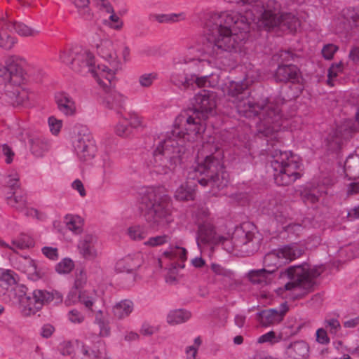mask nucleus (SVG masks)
I'll return each instance as SVG.
<instances>
[{
	"instance_id": "f257e3e1",
	"label": "nucleus",
	"mask_w": 359,
	"mask_h": 359,
	"mask_svg": "<svg viewBox=\"0 0 359 359\" xmlns=\"http://www.w3.org/2000/svg\"><path fill=\"white\" fill-rule=\"evenodd\" d=\"M229 12L211 13L205 19V38L202 45L189 48L184 63L189 64L192 74L199 76L212 64L222 59L229 52L241 51L246 40L248 24L234 22Z\"/></svg>"
},
{
	"instance_id": "f03ea898",
	"label": "nucleus",
	"mask_w": 359,
	"mask_h": 359,
	"mask_svg": "<svg viewBox=\"0 0 359 359\" xmlns=\"http://www.w3.org/2000/svg\"><path fill=\"white\" fill-rule=\"evenodd\" d=\"M248 74L242 80L226 79L222 86V90L228 95L234 104L238 114L248 118L259 116L256 123L258 135L270 137L272 141L278 136V133L287 126L283 118L280 105L268 98L261 102H255L250 97L248 90L253 80L250 81Z\"/></svg>"
},
{
	"instance_id": "7ed1b4c3",
	"label": "nucleus",
	"mask_w": 359,
	"mask_h": 359,
	"mask_svg": "<svg viewBox=\"0 0 359 359\" xmlns=\"http://www.w3.org/2000/svg\"><path fill=\"white\" fill-rule=\"evenodd\" d=\"M229 3H242L241 11L244 14L229 11L236 18L234 22L242 21L248 24L246 39L251 29L256 26L259 29L269 30L278 27L283 32H294L301 25V20L294 13H284L278 15L280 4L275 0H224Z\"/></svg>"
},
{
	"instance_id": "20e7f679",
	"label": "nucleus",
	"mask_w": 359,
	"mask_h": 359,
	"mask_svg": "<svg viewBox=\"0 0 359 359\" xmlns=\"http://www.w3.org/2000/svg\"><path fill=\"white\" fill-rule=\"evenodd\" d=\"M214 137H210L203 142L201 148L198 149L196 156V165L189 168V179L196 180L203 187L210 186L213 194L216 190L219 191L227 186L229 175L224 170L219 154L214 156L219 147L214 144Z\"/></svg>"
},
{
	"instance_id": "39448f33",
	"label": "nucleus",
	"mask_w": 359,
	"mask_h": 359,
	"mask_svg": "<svg viewBox=\"0 0 359 359\" xmlns=\"http://www.w3.org/2000/svg\"><path fill=\"white\" fill-rule=\"evenodd\" d=\"M141 203L145 206L144 217L151 228L172 222L171 197L163 186L145 187L140 191Z\"/></svg>"
},
{
	"instance_id": "423d86ee",
	"label": "nucleus",
	"mask_w": 359,
	"mask_h": 359,
	"mask_svg": "<svg viewBox=\"0 0 359 359\" xmlns=\"http://www.w3.org/2000/svg\"><path fill=\"white\" fill-rule=\"evenodd\" d=\"M60 58L73 71L84 76L91 74L98 84L107 86L115 79V72L113 70L105 65L96 64L93 53L80 46L63 50Z\"/></svg>"
},
{
	"instance_id": "0eeeda50",
	"label": "nucleus",
	"mask_w": 359,
	"mask_h": 359,
	"mask_svg": "<svg viewBox=\"0 0 359 359\" xmlns=\"http://www.w3.org/2000/svg\"><path fill=\"white\" fill-rule=\"evenodd\" d=\"M175 130L166 134L153 151L152 157L147 161V168L151 174L166 175L172 172L177 164L180 163L182 156L185 154L186 148L172 138V135L179 133Z\"/></svg>"
},
{
	"instance_id": "6e6552de",
	"label": "nucleus",
	"mask_w": 359,
	"mask_h": 359,
	"mask_svg": "<svg viewBox=\"0 0 359 359\" xmlns=\"http://www.w3.org/2000/svg\"><path fill=\"white\" fill-rule=\"evenodd\" d=\"M325 270L323 265L311 267L308 264L292 266L281 272V276H286L290 281L284 285V290L293 299H301L313 289L314 279Z\"/></svg>"
},
{
	"instance_id": "1a4fd4ad",
	"label": "nucleus",
	"mask_w": 359,
	"mask_h": 359,
	"mask_svg": "<svg viewBox=\"0 0 359 359\" xmlns=\"http://www.w3.org/2000/svg\"><path fill=\"white\" fill-rule=\"evenodd\" d=\"M271 158V167L273 171V178L278 186H287L300 178L298 172L301 163L299 156L291 151H283L275 149L269 151Z\"/></svg>"
},
{
	"instance_id": "9d476101",
	"label": "nucleus",
	"mask_w": 359,
	"mask_h": 359,
	"mask_svg": "<svg viewBox=\"0 0 359 359\" xmlns=\"http://www.w3.org/2000/svg\"><path fill=\"white\" fill-rule=\"evenodd\" d=\"M205 121L201 116H198L197 111L191 112L187 110L182 112L176 118L174 128L167 132L166 134L180 130L179 133L172 135V138L175 139L176 142H180V144L184 145L187 151L188 148L186 142H194L201 138L202 133L205 130Z\"/></svg>"
},
{
	"instance_id": "9b49d317",
	"label": "nucleus",
	"mask_w": 359,
	"mask_h": 359,
	"mask_svg": "<svg viewBox=\"0 0 359 359\" xmlns=\"http://www.w3.org/2000/svg\"><path fill=\"white\" fill-rule=\"evenodd\" d=\"M221 241L224 249L229 252L235 250L247 255L252 254L259 248L258 240L252 232L236 231L233 237L229 239L221 236Z\"/></svg>"
},
{
	"instance_id": "f8f14e48",
	"label": "nucleus",
	"mask_w": 359,
	"mask_h": 359,
	"mask_svg": "<svg viewBox=\"0 0 359 359\" xmlns=\"http://www.w3.org/2000/svg\"><path fill=\"white\" fill-rule=\"evenodd\" d=\"M55 295H58V299L62 300V297L57 292L46 290L37 289L32 292V296H20L19 303L22 314L26 316L35 314L43 306L52 302Z\"/></svg>"
},
{
	"instance_id": "ddd939ff",
	"label": "nucleus",
	"mask_w": 359,
	"mask_h": 359,
	"mask_svg": "<svg viewBox=\"0 0 359 359\" xmlns=\"http://www.w3.org/2000/svg\"><path fill=\"white\" fill-rule=\"evenodd\" d=\"M215 93L201 90L194 97L191 101L193 109H189V111H197L198 116H201L203 120H206L215 112Z\"/></svg>"
},
{
	"instance_id": "4468645a",
	"label": "nucleus",
	"mask_w": 359,
	"mask_h": 359,
	"mask_svg": "<svg viewBox=\"0 0 359 359\" xmlns=\"http://www.w3.org/2000/svg\"><path fill=\"white\" fill-rule=\"evenodd\" d=\"M73 146L79 158L82 161L91 160L95 154V146L87 129H83L76 136Z\"/></svg>"
},
{
	"instance_id": "2eb2a0df",
	"label": "nucleus",
	"mask_w": 359,
	"mask_h": 359,
	"mask_svg": "<svg viewBox=\"0 0 359 359\" xmlns=\"http://www.w3.org/2000/svg\"><path fill=\"white\" fill-rule=\"evenodd\" d=\"M76 359H110L104 343L98 341L93 344L76 341Z\"/></svg>"
},
{
	"instance_id": "dca6fc26",
	"label": "nucleus",
	"mask_w": 359,
	"mask_h": 359,
	"mask_svg": "<svg viewBox=\"0 0 359 359\" xmlns=\"http://www.w3.org/2000/svg\"><path fill=\"white\" fill-rule=\"evenodd\" d=\"M221 239V236L217 233L212 222L205 221L198 224L196 243L201 251L206 247L212 248L218 245Z\"/></svg>"
},
{
	"instance_id": "f3484780",
	"label": "nucleus",
	"mask_w": 359,
	"mask_h": 359,
	"mask_svg": "<svg viewBox=\"0 0 359 359\" xmlns=\"http://www.w3.org/2000/svg\"><path fill=\"white\" fill-rule=\"evenodd\" d=\"M113 81L114 79L111 81V84L107 86L99 84L104 90V94L102 96V103L106 108L117 111V113L121 117V109L123 108L127 97L114 88H111Z\"/></svg>"
},
{
	"instance_id": "a211bd4d",
	"label": "nucleus",
	"mask_w": 359,
	"mask_h": 359,
	"mask_svg": "<svg viewBox=\"0 0 359 359\" xmlns=\"http://www.w3.org/2000/svg\"><path fill=\"white\" fill-rule=\"evenodd\" d=\"M259 208L262 213L273 217L278 222L282 224L286 222L287 215L284 207L277 199L271 197L262 201Z\"/></svg>"
},
{
	"instance_id": "6ab92c4d",
	"label": "nucleus",
	"mask_w": 359,
	"mask_h": 359,
	"mask_svg": "<svg viewBox=\"0 0 359 359\" xmlns=\"http://www.w3.org/2000/svg\"><path fill=\"white\" fill-rule=\"evenodd\" d=\"M288 309V306L285 302L280 304L278 310L267 309L258 313L257 319L262 326L269 327L280 323Z\"/></svg>"
},
{
	"instance_id": "aec40b11",
	"label": "nucleus",
	"mask_w": 359,
	"mask_h": 359,
	"mask_svg": "<svg viewBox=\"0 0 359 359\" xmlns=\"http://www.w3.org/2000/svg\"><path fill=\"white\" fill-rule=\"evenodd\" d=\"M55 102L59 111L67 116H74L77 113V106L74 98L66 93L55 95Z\"/></svg>"
},
{
	"instance_id": "412c9836",
	"label": "nucleus",
	"mask_w": 359,
	"mask_h": 359,
	"mask_svg": "<svg viewBox=\"0 0 359 359\" xmlns=\"http://www.w3.org/2000/svg\"><path fill=\"white\" fill-rule=\"evenodd\" d=\"M142 264V255L140 253H136L118 260L115 264V270L119 273H132L137 270Z\"/></svg>"
},
{
	"instance_id": "4be33fe9",
	"label": "nucleus",
	"mask_w": 359,
	"mask_h": 359,
	"mask_svg": "<svg viewBox=\"0 0 359 359\" xmlns=\"http://www.w3.org/2000/svg\"><path fill=\"white\" fill-rule=\"evenodd\" d=\"M274 78L278 82L296 83L299 81V70L297 66L293 65H279Z\"/></svg>"
},
{
	"instance_id": "5701e85b",
	"label": "nucleus",
	"mask_w": 359,
	"mask_h": 359,
	"mask_svg": "<svg viewBox=\"0 0 359 359\" xmlns=\"http://www.w3.org/2000/svg\"><path fill=\"white\" fill-rule=\"evenodd\" d=\"M196 75L186 74L184 71H175L170 75V81L180 89H194L196 88Z\"/></svg>"
},
{
	"instance_id": "b1692460",
	"label": "nucleus",
	"mask_w": 359,
	"mask_h": 359,
	"mask_svg": "<svg viewBox=\"0 0 359 359\" xmlns=\"http://www.w3.org/2000/svg\"><path fill=\"white\" fill-rule=\"evenodd\" d=\"M97 238L92 234L86 235L79 243L78 248L81 254L88 259H93L97 256L95 248Z\"/></svg>"
},
{
	"instance_id": "393cba45",
	"label": "nucleus",
	"mask_w": 359,
	"mask_h": 359,
	"mask_svg": "<svg viewBox=\"0 0 359 359\" xmlns=\"http://www.w3.org/2000/svg\"><path fill=\"white\" fill-rule=\"evenodd\" d=\"M284 265L300 257L304 252V248L297 243H290L278 248Z\"/></svg>"
},
{
	"instance_id": "a878e982",
	"label": "nucleus",
	"mask_w": 359,
	"mask_h": 359,
	"mask_svg": "<svg viewBox=\"0 0 359 359\" xmlns=\"http://www.w3.org/2000/svg\"><path fill=\"white\" fill-rule=\"evenodd\" d=\"M163 256L169 259L177 260L174 268L184 267V262L187 259V251L184 248L170 245L169 248L163 253Z\"/></svg>"
},
{
	"instance_id": "bb28decb",
	"label": "nucleus",
	"mask_w": 359,
	"mask_h": 359,
	"mask_svg": "<svg viewBox=\"0 0 359 359\" xmlns=\"http://www.w3.org/2000/svg\"><path fill=\"white\" fill-rule=\"evenodd\" d=\"M344 169L346 177L348 180L359 177V149L346 158Z\"/></svg>"
},
{
	"instance_id": "cd10ccee",
	"label": "nucleus",
	"mask_w": 359,
	"mask_h": 359,
	"mask_svg": "<svg viewBox=\"0 0 359 359\" xmlns=\"http://www.w3.org/2000/svg\"><path fill=\"white\" fill-rule=\"evenodd\" d=\"M188 180L189 179L187 177ZM196 184L194 182L187 181L182 184L175 192V198L177 201H193L196 195Z\"/></svg>"
},
{
	"instance_id": "c85d7f7f",
	"label": "nucleus",
	"mask_w": 359,
	"mask_h": 359,
	"mask_svg": "<svg viewBox=\"0 0 359 359\" xmlns=\"http://www.w3.org/2000/svg\"><path fill=\"white\" fill-rule=\"evenodd\" d=\"M263 263L265 268L272 274L278 268L284 265L278 248L266 253L264 257Z\"/></svg>"
},
{
	"instance_id": "c756f323",
	"label": "nucleus",
	"mask_w": 359,
	"mask_h": 359,
	"mask_svg": "<svg viewBox=\"0 0 359 359\" xmlns=\"http://www.w3.org/2000/svg\"><path fill=\"white\" fill-rule=\"evenodd\" d=\"M273 274L266 268L251 270L248 273V278L253 284L265 285L273 280Z\"/></svg>"
},
{
	"instance_id": "7c9ffc66",
	"label": "nucleus",
	"mask_w": 359,
	"mask_h": 359,
	"mask_svg": "<svg viewBox=\"0 0 359 359\" xmlns=\"http://www.w3.org/2000/svg\"><path fill=\"white\" fill-rule=\"evenodd\" d=\"M309 346L303 341L292 343L287 349L288 355L292 359H306L309 355Z\"/></svg>"
},
{
	"instance_id": "2f4dec72",
	"label": "nucleus",
	"mask_w": 359,
	"mask_h": 359,
	"mask_svg": "<svg viewBox=\"0 0 359 359\" xmlns=\"http://www.w3.org/2000/svg\"><path fill=\"white\" fill-rule=\"evenodd\" d=\"M134 304L129 299H124L117 302L112 309L114 318L123 320L128 317L133 311Z\"/></svg>"
},
{
	"instance_id": "473e14b6",
	"label": "nucleus",
	"mask_w": 359,
	"mask_h": 359,
	"mask_svg": "<svg viewBox=\"0 0 359 359\" xmlns=\"http://www.w3.org/2000/svg\"><path fill=\"white\" fill-rule=\"evenodd\" d=\"M9 73L11 80L15 83H21L25 80L22 66L13 59L8 60L6 67Z\"/></svg>"
},
{
	"instance_id": "72a5a7b5",
	"label": "nucleus",
	"mask_w": 359,
	"mask_h": 359,
	"mask_svg": "<svg viewBox=\"0 0 359 359\" xmlns=\"http://www.w3.org/2000/svg\"><path fill=\"white\" fill-rule=\"evenodd\" d=\"M15 273L11 270H4L0 272V296L6 294V292L16 283Z\"/></svg>"
},
{
	"instance_id": "f704fd0d",
	"label": "nucleus",
	"mask_w": 359,
	"mask_h": 359,
	"mask_svg": "<svg viewBox=\"0 0 359 359\" xmlns=\"http://www.w3.org/2000/svg\"><path fill=\"white\" fill-rule=\"evenodd\" d=\"M22 262L25 264L24 271L29 274L31 279L37 280L43 277L44 273L38 269L36 262L29 257H22Z\"/></svg>"
},
{
	"instance_id": "c9c22d12",
	"label": "nucleus",
	"mask_w": 359,
	"mask_h": 359,
	"mask_svg": "<svg viewBox=\"0 0 359 359\" xmlns=\"http://www.w3.org/2000/svg\"><path fill=\"white\" fill-rule=\"evenodd\" d=\"M327 194V189L325 187L313 188L305 191L302 194V198L306 203L315 204L320 202V199Z\"/></svg>"
},
{
	"instance_id": "e433bc0d",
	"label": "nucleus",
	"mask_w": 359,
	"mask_h": 359,
	"mask_svg": "<svg viewBox=\"0 0 359 359\" xmlns=\"http://www.w3.org/2000/svg\"><path fill=\"white\" fill-rule=\"evenodd\" d=\"M186 18V14L183 12L179 13L167 14H151L150 19L156 20L159 23H173L184 20Z\"/></svg>"
},
{
	"instance_id": "4c0bfd02",
	"label": "nucleus",
	"mask_w": 359,
	"mask_h": 359,
	"mask_svg": "<svg viewBox=\"0 0 359 359\" xmlns=\"http://www.w3.org/2000/svg\"><path fill=\"white\" fill-rule=\"evenodd\" d=\"M351 129L348 125L338 126L332 136L330 137L329 141H332L334 144V147H339L343 142V140L350 137Z\"/></svg>"
},
{
	"instance_id": "58836bf2",
	"label": "nucleus",
	"mask_w": 359,
	"mask_h": 359,
	"mask_svg": "<svg viewBox=\"0 0 359 359\" xmlns=\"http://www.w3.org/2000/svg\"><path fill=\"white\" fill-rule=\"evenodd\" d=\"M191 318V313L184 309L171 311L167 316V322L170 325H177L187 321Z\"/></svg>"
},
{
	"instance_id": "ea45409f",
	"label": "nucleus",
	"mask_w": 359,
	"mask_h": 359,
	"mask_svg": "<svg viewBox=\"0 0 359 359\" xmlns=\"http://www.w3.org/2000/svg\"><path fill=\"white\" fill-rule=\"evenodd\" d=\"M149 234V227L143 224H134L128 229V235L133 241H142Z\"/></svg>"
},
{
	"instance_id": "a19ab883",
	"label": "nucleus",
	"mask_w": 359,
	"mask_h": 359,
	"mask_svg": "<svg viewBox=\"0 0 359 359\" xmlns=\"http://www.w3.org/2000/svg\"><path fill=\"white\" fill-rule=\"evenodd\" d=\"M196 87L215 88L219 85V76L217 74L211 73L205 76H196Z\"/></svg>"
},
{
	"instance_id": "79ce46f5",
	"label": "nucleus",
	"mask_w": 359,
	"mask_h": 359,
	"mask_svg": "<svg viewBox=\"0 0 359 359\" xmlns=\"http://www.w3.org/2000/svg\"><path fill=\"white\" fill-rule=\"evenodd\" d=\"M8 205L15 208L18 211H23L27 205L26 197L24 194H18L14 191L11 195L6 196Z\"/></svg>"
},
{
	"instance_id": "37998d69",
	"label": "nucleus",
	"mask_w": 359,
	"mask_h": 359,
	"mask_svg": "<svg viewBox=\"0 0 359 359\" xmlns=\"http://www.w3.org/2000/svg\"><path fill=\"white\" fill-rule=\"evenodd\" d=\"M67 228L75 234H79L83 230V219L81 217L67 215L65 217Z\"/></svg>"
},
{
	"instance_id": "c03bdc74",
	"label": "nucleus",
	"mask_w": 359,
	"mask_h": 359,
	"mask_svg": "<svg viewBox=\"0 0 359 359\" xmlns=\"http://www.w3.org/2000/svg\"><path fill=\"white\" fill-rule=\"evenodd\" d=\"M98 299V294L95 290H83L80 292V303L93 311V307Z\"/></svg>"
},
{
	"instance_id": "a18cd8bd",
	"label": "nucleus",
	"mask_w": 359,
	"mask_h": 359,
	"mask_svg": "<svg viewBox=\"0 0 359 359\" xmlns=\"http://www.w3.org/2000/svg\"><path fill=\"white\" fill-rule=\"evenodd\" d=\"M9 28L22 36H34L39 33V31L19 22H13L10 25Z\"/></svg>"
},
{
	"instance_id": "49530a36",
	"label": "nucleus",
	"mask_w": 359,
	"mask_h": 359,
	"mask_svg": "<svg viewBox=\"0 0 359 359\" xmlns=\"http://www.w3.org/2000/svg\"><path fill=\"white\" fill-rule=\"evenodd\" d=\"M13 251L16 250H24L34 246V242L33 238L27 234H20L18 238L12 241Z\"/></svg>"
},
{
	"instance_id": "de8ad7c7",
	"label": "nucleus",
	"mask_w": 359,
	"mask_h": 359,
	"mask_svg": "<svg viewBox=\"0 0 359 359\" xmlns=\"http://www.w3.org/2000/svg\"><path fill=\"white\" fill-rule=\"evenodd\" d=\"M77 8L79 15L85 20H90L93 13L89 8V0H70Z\"/></svg>"
},
{
	"instance_id": "09e8293b",
	"label": "nucleus",
	"mask_w": 359,
	"mask_h": 359,
	"mask_svg": "<svg viewBox=\"0 0 359 359\" xmlns=\"http://www.w3.org/2000/svg\"><path fill=\"white\" fill-rule=\"evenodd\" d=\"M171 237L168 234H161L149 238L144 241V245L150 248H156L168 243Z\"/></svg>"
},
{
	"instance_id": "8fccbe9b",
	"label": "nucleus",
	"mask_w": 359,
	"mask_h": 359,
	"mask_svg": "<svg viewBox=\"0 0 359 359\" xmlns=\"http://www.w3.org/2000/svg\"><path fill=\"white\" fill-rule=\"evenodd\" d=\"M344 65L341 62L339 63L332 64L329 69L327 73V83L330 86L332 87L334 86V81L336 78L339 74L343 72Z\"/></svg>"
},
{
	"instance_id": "3c124183",
	"label": "nucleus",
	"mask_w": 359,
	"mask_h": 359,
	"mask_svg": "<svg viewBox=\"0 0 359 359\" xmlns=\"http://www.w3.org/2000/svg\"><path fill=\"white\" fill-rule=\"evenodd\" d=\"M114 133L121 137L126 138L130 137L133 132L128 122L124 121V118H123L115 126Z\"/></svg>"
},
{
	"instance_id": "603ef678",
	"label": "nucleus",
	"mask_w": 359,
	"mask_h": 359,
	"mask_svg": "<svg viewBox=\"0 0 359 359\" xmlns=\"http://www.w3.org/2000/svg\"><path fill=\"white\" fill-rule=\"evenodd\" d=\"M158 74L156 72L144 73L138 78L140 86L144 88H150L154 82L158 79Z\"/></svg>"
},
{
	"instance_id": "864d4df0",
	"label": "nucleus",
	"mask_w": 359,
	"mask_h": 359,
	"mask_svg": "<svg viewBox=\"0 0 359 359\" xmlns=\"http://www.w3.org/2000/svg\"><path fill=\"white\" fill-rule=\"evenodd\" d=\"M74 267V262L69 258H64L55 265V271L60 274L70 273Z\"/></svg>"
},
{
	"instance_id": "5fc2aeb1",
	"label": "nucleus",
	"mask_w": 359,
	"mask_h": 359,
	"mask_svg": "<svg viewBox=\"0 0 359 359\" xmlns=\"http://www.w3.org/2000/svg\"><path fill=\"white\" fill-rule=\"evenodd\" d=\"M47 150V145L40 139L31 140V151L36 156H41Z\"/></svg>"
},
{
	"instance_id": "6e6d98bb",
	"label": "nucleus",
	"mask_w": 359,
	"mask_h": 359,
	"mask_svg": "<svg viewBox=\"0 0 359 359\" xmlns=\"http://www.w3.org/2000/svg\"><path fill=\"white\" fill-rule=\"evenodd\" d=\"M282 337L280 335H278L273 331H269L262 335H261L257 342L259 344L269 343L270 344H274L280 341Z\"/></svg>"
},
{
	"instance_id": "4d7b16f0",
	"label": "nucleus",
	"mask_w": 359,
	"mask_h": 359,
	"mask_svg": "<svg viewBox=\"0 0 359 359\" xmlns=\"http://www.w3.org/2000/svg\"><path fill=\"white\" fill-rule=\"evenodd\" d=\"M131 128H138L144 126L143 118L135 112L128 113V117L124 118Z\"/></svg>"
},
{
	"instance_id": "13d9d810",
	"label": "nucleus",
	"mask_w": 359,
	"mask_h": 359,
	"mask_svg": "<svg viewBox=\"0 0 359 359\" xmlns=\"http://www.w3.org/2000/svg\"><path fill=\"white\" fill-rule=\"evenodd\" d=\"M113 161L108 156H105L102 158V178L103 182H106L112 172Z\"/></svg>"
},
{
	"instance_id": "bf43d9fd",
	"label": "nucleus",
	"mask_w": 359,
	"mask_h": 359,
	"mask_svg": "<svg viewBox=\"0 0 359 359\" xmlns=\"http://www.w3.org/2000/svg\"><path fill=\"white\" fill-rule=\"evenodd\" d=\"M97 53L103 58H111L112 53L109 50H105V48L109 49L111 47V42L108 40L102 41L100 44L96 45Z\"/></svg>"
},
{
	"instance_id": "052dcab7",
	"label": "nucleus",
	"mask_w": 359,
	"mask_h": 359,
	"mask_svg": "<svg viewBox=\"0 0 359 359\" xmlns=\"http://www.w3.org/2000/svg\"><path fill=\"white\" fill-rule=\"evenodd\" d=\"M324 325L325 329L333 334H336L341 329L339 321L335 318L326 319Z\"/></svg>"
},
{
	"instance_id": "680f3d73",
	"label": "nucleus",
	"mask_w": 359,
	"mask_h": 359,
	"mask_svg": "<svg viewBox=\"0 0 359 359\" xmlns=\"http://www.w3.org/2000/svg\"><path fill=\"white\" fill-rule=\"evenodd\" d=\"M338 49V46L333 43L325 44L321 51L323 57L327 60H332Z\"/></svg>"
},
{
	"instance_id": "e2e57ef3",
	"label": "nucleus",
	"mask_w": 359,
	"mask_h": 359,
	"mask_svg": "<svg viewBox=\"0 0 359 359\" xmlns=\"http://www.w3.org/2000/svg\"><path fill=\"white\" fill-rule=\"evenodd\" d=\"M67 318L72 323L80 324L85 320L84 315L77 309H72L67 313Z\"/></svg>"
},
{
	"instance_id": "0e129e2a",
	"label": "nucleus",
	"mask_w": 359,
	"mask_h": 359,
	"mask_svg": "<svg viewBox=\"0 0 359 359\" xmlns=\"http://www.w3.org/2000/svg\"><path fill=\"white\" fill-rule=\"evenodd\" d=\"M48 123L52 134L57 135L60 133L62 126V121L57 119L54 116H50L48 118Z\"/></svg>"
},
{
	"instance_id": "69168bd1",
	"label": "nucleus",
	"mask_w": 359,
	"mask_h": 359,
	"mask_svg": "<svg viewBox=\"0 0 359 359\" xmlns=\"http://www.w3.org/2000/svg\"><path fill=\"white\" fill-rule=\"evenodd\" d=\"M41 252L46 257L50 260H57L59 257L57 248L44 246L41 248Z\"/></svg>"
},
{
	"instance_id": "338daca9",
	"label": "nucleus",
	"mask_w": 359,
	"mask_h": 359,
	"mask_svg": "<svg viewBox=\"0 0 359 359\" xmlns=\"http://www.w3.org/2000/svg\"><path fill=\"white\" fill-rule=\"evenodd\" d=\"M196 217L197 218V221L199 224H202L205 221L212 222V219L209 217V210L205 207H201L197 210L196 213Z\"/></svg>"
},
{
	"instance_id": "774afa93",
	"label": "nucleus",
	"mask_w": 359,
	"mask_h": 359,
	"mask_svg": "<svg viewBox=\"0 0 359 359\" xmlns=\"http://www.w3.org/2000/svg\"><path fill=\"white\" fill-rule=\"evenodd\" d=\"M80 302V292L78 293L76 290L73 289L70 290L65 300V304L67 306H72Z\"/></svg>"
}]
</instances>
